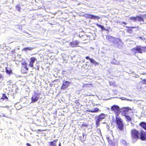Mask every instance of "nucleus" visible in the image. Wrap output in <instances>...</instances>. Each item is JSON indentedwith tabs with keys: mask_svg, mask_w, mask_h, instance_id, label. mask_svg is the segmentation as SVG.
Wrapping results in <instances>:
<instances>
[{
	"mask_svg": "<svg viewBox=\"0 0 146 146\" xmlns=\"http://www.w3.org/2000/svg\"><path fill=\"white\" fill-rule=\"evenodd\" d=\"M131 51L135 54L137 53H142L146 52V47L137 45L132 48Z\"/></svg>",
	"mask_w": 146,
	"mask_h": 146,
	"instance_id": "f257e3e1",
	"label": "nucleus"
},
{
	"mask_svg": "<svg viewBox=\"0 0 146 146\" xmlns=\"http://www.w3.org/2000/svg\"><path fill=\"white\" fill-rule=\"evenodd\" d=\"M131 138L133 139L136 140L140 139V131L135 129H133L131 130Z\"/></svg>",
	"mask_w": 146,
	"mask_h": 146,
	"instance_id": "f03ea898",
	"label": "nucleus"
},
{
	"mask_svg": "<svg viewBox=\"0 0 146 146\" xmlns=\"http://www.w3.org/2000/svg\"><path fill=\"white\" fill-rule=\"evenodd\" d=\"M115 122L117 129L120 131H123L124 125L122 119L120 117L116 116H115Z\"/></svg>",
	"mask_w": 146,
	"mask_h": 146,
	"instance_id": "7ed1b4c3",
	"label": "nucleus"
},
{
	"mask_svg": "<svg viewBox=\"0 0 146 146\" xmlns=\"http://www.w3.org/2000/svg\"><path fill=\"white\" fill-rule=\"evenodd\" d=\"M106 40L109 42H110L112 41V39H114L115 40H113V42L115 47H118L119 46V42L117 40H118L119 41H120L121 40L119 39L118 38H116L111 36L108 35L106 36Z\"/></svg>",
	"mask_w": 146,
	"mask_h": 146,
	"instance_id": "20e7f679",
	"label": "nucleus"
},
{
	"mask_svg": "<svg viewBox=\"0 0 146 146\" xmlns=\"http://www.w3.org/2000/svg\"><path fill=\"white\" fill-rule=\"evenodd\" d=\"M22 66L21 67V72L23 74H26L29 70L27 67V64L25 62L21 63Z\"/></svg>",
	"mask_w": 146,
	"mask_h": 146,
	"instance_id": "39448f33",
	"label": "nucleus"
},
{
	"mask_svg": "<svg viewBox=\"0 0 146 146\" xmlns=\"http://www.w3.org/2000/svg\"><path fill=\"white\" fill-rule=\"evenodd\" d=\"M105 117V115L103 113H102L98 115L96 122V124L97 127L99 125L100 121L102 119H104Z\"/></svg>",
	"mask_w": 146,
	"mask_h": 146,
	"instance_id": "423d86ee",
	"label": "nucleus"
},
{
	"mask_svg": "<svg viewBox=\"0 0 146 146\" xmlns=\"http://www.w3.org/2000/svg\"><path fill=\"white\" fill-rule=\"evenodd\" d=\"M111 111L116 114L117 116H118L120 112V108L117 105H113L111 107Z\"/></svg>",
	"mask_w": 146,
	"mask_h": 146,
	"instance_id": "0eeeda50",
	"label": "nucleus"
},
{
	"mask_svg": "<svg viewBox=\"0 0 146 146\" xmlns=\"http://www.w3.org/2000/svg\"><path fill=\"white\" fill-rule=\"evenodd\" d=\"M40 94L38 93H35L32 96L31 98V103H34L36 102L39 98V96Z\"/></svg>",
	"mask_w": 146,
	"mask_h": 146,
	"instance_id": "6e6552de",
	"label": "nucleus"
},
{
	"mask_svg": "<svg viewBox=\"0 0 146 146\" xmlns=\"http://www.w3.org/2000/svg\"><path fill=\"white\" fill-rule=\"evenodd\" d=\"M140 139L142 141H146V131H140Z\"/></svg>",
	"mask_w": 146,
	"mask_h": 146,
	"instance_id": "1a4fd4ad",
	"label": "nucleus"
},
{
	"mask_svg": "<svg viewBox=\"0 0 146 146\" xmlns=\"http://www.w3.org/2000/svg\"><path fill=\"white\" fill-rule=\"evenodd\" d=\"M70 82L64 80L63 82V84L61 87V89L64 90L67 88L69 86Z\"/></svg>",
	"mask_w": 146,
	"mask_h": 146,
	"instance_id": "9d476101",
	"label": "nucleus"
},
{
	"mask_svg": "<svg viewBox=\"0 0 146 146\" xmlns=\"http://www.w3.org/2000/svg\"><path fill=\"white\" fill-rule=\"evenodd\" d=\"M87 17L90 19H94V20H98L100 19V17L97 16H96L93 15L88 14H86Z\"/></svg>",
	"mask_w": 146,
	"mask_h": 146,
	"instance_id": "9b49d317",
	"label": "nucleus"
},
{
	"mask_svg": "<svg viewBox=\"0 0 146 146\" xmlns=\"http://www.w3.org/2000/svg\"><path fill=\"white\" fill-rule=\"evenodd\" d=\"M30 60L29 62V67L32 68L33 66V64L35 61L36 60V59L35 58L33 57H31L30 59Z\"/></svg>",
	"mask_w": 146,
	"mask_h": 146,
	"instance_id": "f8f14e48",
	"label": "nucleus"
},
{
	"mask_svg": "<svg viewBox=\"0 0 146 146\" xmlns=\"http://www.w3.org/2000/svg\"><path fill=\"white\" fill-rule=\"evenodd\" d=\"M79 43V42L77 40L73 41L70 42L69 44L72 47H75L77 46Z\"/></svg>",
	"mask_w": 146,
	"mask_h": 146,
	"instance_id": "ddd939ff",
	"label": "nucleus"
},
{
	"mask_svg": "<svg viewBox=\"0 0 146 146\" xmlns=\"http://www.w3.org/2000/svg\"><path fill=\"white\" fill-rule=\"evenodd\" d=\"M131 110V109L129 107H125L123 108L122 111L124 114V115H126L129 110Z\"/></svg>",
	"mask_w": 146,
	"mask_h": 146,
	"instance_id": "4468645a",
	"label": "nucleus"
},
{
	"mask_svg": "<svg viewBox=\"0 0 146 146\" xmlns=\"http://www.w3.org/2000/svg\"><path fill=\"white\" fill-rule=\"evenodd\" d=\"M139 125L145 130H146V122H141L139 123Z\"/></svg>",
	"mask_w": 146,
	"mask_h": 146,
	"instance_id": "2eb2a0df",
	"label": "nucleus"
},
{
	"mask_svg": "<svg viewBox=\"0 0 146 146\" xmlns=\"http://www.w3.org/2000/svg\"><path fill=\"white\" fill-rule=\"evenodd\" d=\"M58 139H56L54 141L48 142L49 145L50 146H56V142L58 141Z\"/></svg>",
	"mask_w": 146,
	"mask_h": 146,
	"instance_id": "dca6fc26",
	"label": "nucleus"
},
{
	"mask_svg": "<svg viewBox=\"0 0 146 146\" xmlns=\"http://www.w3.org/2000/svg\"><path fill=\"white\" fill-rule=\"evenodd\" d=\"M99 110L98 108H95L93 109V110H86V111L88 112H91V113H95V112H97Z\"/></svg>",
	"mask_w": 146,
	"mask_h": 146,
	"instance_id": "f3484780",
	"label": "nucleus"
},
{
	"mask_svg": "<svg viewBox=\"0 0 146 146\" xmlns=\"http://www.w3.org/2000/svg\"><path fill=\"white\" fill-rule=\"evenodd\" d=\"M137 21L139 22L144 21V19L141 16H137Z\"/></svg>",
	"mask_w": 146,
	"mask_h": 146,
	"instance_id": "a211bd4d",
	"label": "nucleus"
},
{
	"mask_svg": "<svg viewBox=\"0 0 146 146\" xmlns=\"http://www.w3.org/2000/svg\"><path fill=\"white\" fill-rule=\"evenodd\" d=\"M123 115L125 116L127 121H131L132 120L131 117L129 116L126 115Z\"/></svg>",
	"mask_w": 146,
	"mask_h": 146,
	"instance_id": "6ab92c4d",
	"label": "nucleus"
},
{
	"mask_svg": "<svg viewBox=\"0 0 146 146\" xmlns=\"http://www.w3.org/2000/svg\"><path fill=\"white\" fill-rule=\"evenodd\" d=\"M90 62L94 64L95 65H98V63L96 62L95 60H94L93 58H92V59H91Z\"/></svg>",
	"mask_w": 146,
	"mask_h": 146,
	"instance_id": "aec40b11",
	"label": "nucleus"
},
{
	"mask_svg": "<svg viewBox=\"0 0 146 146\" xmlns=\"http://www.w3.org/2000/svg\"><path fill=\"white\" fill-rule=\"evenodd\" d=\"M5 72H6L9 74H11L12 73V70L10 69V70H9L7 69V67H5Z\"/></svg>",
	"mask_w": 146,
	"mask_h": 146,
	"instance_id": "412c9836",
	"label": "nucleus"
},
{
	"mask_svg": "<svg viewBox=\"0 0 146 146\" xmlns=\"http://www.w3.org/2000/svg\"><path fill=\"white\" fill-rule=\"evenodd\" d=\"M146 75V74H145ZM140 83L142 84H146V79H144L140 81Z\"/></svg>",
	"mask_w": 146,
	"mask_h": 146,
	"instance_id": "4be33fe9",
	"label": "nucleus"
},
{
	"mask_svg": "<svg viewBox=\"0 0 146 146\" xmlns=\"http://www.w3.org/2000/svg\"><path fill=\"white\" fill-rule=\"evenodd\" d=\"M96 25L98 27L101 28L102 29V30H106L104 28V27L103 25H101L98 24H97Z\"/></svg>",
	"mask_w": 146,
	"mask_h": 146,
	"instance_id": "5701e85b",
	"label": "nucleus"
},
{
	"mask_svg": "<svg viewBox=\"0 0 146 146\" xmlns=\"http://www.w3.org/2000/svg\"><path fill=\"white\" fill-rule=\"evenodd\" d=\"M137 16L135 17H131L130 18V19L134 21H137Z\"/></svg>",
	"mask_w": 146,
	"mask_h": 146,
	"instance_id": "b1692460",
	"label": "nucleus"
},
{
	"mask_svg": "<svg viewBox=\"0 0 146 146\" xmlns=\"http://www.w3.org/2000/svg\"><path fill=\"white\" fill-rule=\"evenodd\" d=\"M1 99H3L4 100L5 99H8V97L6 96V95L3 94V96L1 98Z\"/></svg>",
	"mask_w": 146,
	"mask_h": 146,
	"instance_id": "393cba45",
	"label": "nucleus"
},
{
	"mask_svg": "<svg viewBox=\"0 0 146 146\" xmlns=\"http://www.w3.org/2000/svg\"><path fill=\"white\" fill-rule=\"evenodd\" d=\"M33 48L31 47H25L23 48V50L26 51L27 50H32Z\"/></svg>",
	"mask_w": 146,
	"mask_h": 146,
	"instance_id": "a878e982",
	"label": "nucleus"
},
{
	"mask_svg": "<svg viewBox=\"0 0 146 146\" xmlns=\"http://www.w3.org/2000/svg\"><path fill=\"white\" fill-rule=\"evenodd\" d=\"M108 141L109 143L110 144H113V142L110 139L109 137H107Z\"/></svg>",
	"mask_w": 146,
	"mask_h": 146,
	"instance_id": "bb28decb",
	"label": "nucleus"
},
{
	"mask_svg": "<svg viewBox=\"0 0 146 146\" xmlns=\"http://www.w3.org/2000/svg\"><path fill=\"white\" fill-rule=\"evenodd\" d=\"M16 8L17 11H20L21 8L20 7V5H17L16 6Z\"/></svg>",
	"mask_w": 146,
	"mask_h": 146,
	"instance_id": "cd10ccee",
	"label": "nucleus"
},
{
	"mask_svg": "<svg viewBox=\"0 0 146 146\" xmlns=\"http://www.w3.org/2000/svg\"><path fill=\"white\" fill-rule=\"evenodd\" d=\"M112 62L113 63V64H117L118 63V61H117L116 60H115L114 58L113 59Z\"/></svg>",
	"mask_w": 146,
	"mask_h": 146,
	"instance_id": "c85d7f7f",
	"label": "nucleus"
},
{
	"mask_svg": "<svg viewBox=\"0 0 146 146\" xmlns=\"http://www.w3.org/2000/svg\"><path fill=\"white\" fill-rule=\"evenodd\" d=\"M85 58L87 60H90V62L91 60L92 59V58H89V57L88 56H87L85 57Z\"/></svg>",
	"mask_w": 146,
	"mask_h": 146,
	"instance_id": "c756f323",
	"label": "nucleus"
},
{
	"mask_svg": "<svg viewBox=\"0 0 146 146\" xmlns=\"http://www.w3.org/2000/svg\"><path fill=\"white\" fill-rule=\"evenodd\" d=\"M138 38L139 39H141L142 40H145V38H144L142 37H138Z\"/></svg>",
	"mask_w": 146,
	"mask_h": 146,
	"instance_id": "7c9ffc66",
	"label": "nucleus"
},
{
	"mask_svg": "<svg viewBox=\"0 0 146 146\" xmlns=\"http://www.w3.org/2000/svg\"><path fill=\"white\" fill-rule=\"evenodd\" d=\"M3 77L2 75L0 73V80H3Z\"/></svg>",
	"mask_w": 146,
	"mask_h": 146,
	"instance_id": "2f4dec72",
	"label": "nucleus"
},
{
	"mask_svg": "<svg viewBox=\"0 0 146 146\" xmlns=\"http://www.w3.org/2000/svg\"><path fill=\"white\" fill-rule=\"evenodd\" d=\"M42 130L38 129L37 130V132H36L37 133H40L41 131H42Z\"/></svg>",
	"mask_w": 146,
	"mask_h": 146,
	"instance_id": "473e14b6",
	"label": "nucleus"
},
{
	"mask_svg": "<svg viewBox=\"0 0 146 146\" xmlns=\"http://www.w3.org/2000/svg\"><path fill=\"white\" fill-rule=\"evenodd\" d=\"M125 27L127 28H131V29H134L135 27H127V26H126Z\"/></svg>",
	"mask_w": 146,
	"mask_h": 146,
	"instance_id": "72a5a7b5",
	"label": "nucleus"
},
{
	"mask_svg": "<svg viewBox=\"0 0 146 146\" xmlns=\"http://www.w3.org/2000/svg\"><path fill=\"white\" fill-rule=\"evenodd\" d=\"M97 131L98 133H100V134H101V130L100 129H98L97 130Z\"/></svg>",
	"mask_w": 146,
	"mask_h": 146,
	"instance_id": "f704fd0d",
	"label": "nucleus"
},
{
	"mask_svg": "<svg viewBox=\"0 0 146 146\" xmlns=\"http://www.w3.org/2000/svg\"><path fill=\"white\" fill-rule=\"evenodd\" d=\"M122 24H123L125 25H126L127 24V23H126L125 22L123 21L122 22Z\"/></svg>",
	"mask_w": 146,
	"mask_h": 146,
	"instance_id": "c9c22d12",
	"label": "nucleus"
},
{
	"mask_svg": "<svg viewBox=\"0 0 146 146\" xmlns=\"http://www.w3.org/2000/svg\"><path fill=\"white\" fill-rule=\"evenodd\" d=\"M26 145L28 146H31V145L28 143H27Z\"/></svg>",
	"mask_w": 146,
	"mask_h": 146,
	"instance_id": "e433bc0d",
	"label": "nucleus"
},
{
	"mask_svg": "<svg viewBox=\"0 0 146 146\" xmlns=\"http://www.w3.org/2000/svg\"><path fill=\"white\" fill-rule=\"evenodd\" d=\"M146 74V73H145V72H143V73H142V74L143 75H146V74Z\"/></svg>",
	"mask_w": 146,
	"mask_h": 146,
	"instance_id": "4c0bfd02",
	"label": "nucleus"
},
{
	"mask_svg": "<svg viewBox=\"0 0 146 146\" xmlns=\"http://www.w3.org/2000/svg\"><path fill=\"white\" fill-rule=\"evenodd\" d=\"M127 31H132V30L131 29H128L127 30Z\"/></svg>",
	"mask_w": 146,
	"mask_h": 146,
	"instance_id": "58836bf2",
	"label": "nucleus"
},
{
	"mask_svg": "<svg viewBox=\"0 0 146 146\" xmlns=\"http://www.w3.org/2000/svg\"><path fill=\"white\" fill-rule=\"evenodd\" d=\"M61 144L60 143H59L58 144V146H61Z\"/></svg>",
	"mask_w": 146,
	"mask_h": 146,
	"instance_id": "ea45409f",
	"label": "nucleus"
},
{
	"mask_svg": "<svg viewBox=\"0 0 146 146\" xmlns=\"http://www.w3.org/2000/svg\"><path fill=\"white\" fill-rule=\"evenodd\" d=\"M82 126H87V125H84V124H82Z\"/></svg>",
	"mask_w": 146,
	"mask_h": 146,
	"instance_id": "a19ab883",
	"label": "nucleus"
},
{
	"mask_svg": "<svg viewBox=\"0 0 146 146\" xmlns=\"http://www.w3.org/2000/svg\"><path fill=\"white\" fill-rule=\"evenodd\" d=\"M144 16L145 17H146V14H145L144 15Z\"/></svg>",
	"mask_w": 146,
	"mask_h": 146,
	"instance_id": "79ce46f5",
	"label": "nucleus"
},
{
	"mask_svg": "<svg viewBox=\"0 0 146 146\" xmlns=\"http://www.w3.org/2000/svg\"><path fill=\"white\" fill-rule=\"evenodd\" d=\"M85 140H83V141H84Z\"/></svg>",
	"mask_w": 146,
	"mask_h": 146,
	"instance_id": "37998d69",
	"label": "nucleus"
}]
</instances>
